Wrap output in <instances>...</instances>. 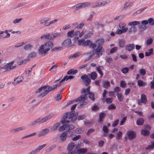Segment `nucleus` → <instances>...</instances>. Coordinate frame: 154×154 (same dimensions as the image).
I'll use <instances>...</instances> for the list:
<instances>
[{
    "mask_svg": "<svg viewBox=\"0 0 154 154\" xmlns=\"http://www.w3.org/2000/svg\"><path fill=\"white\" fill-rule=\"evenodd\" d=\"M74 112L71 111L70 113H66L63 116L61 120V122L64 125L60 127L58 129L59 131H63L64 130H66L67 124L70 122H74L77 118L74 116Z\"/></svg>",
    "mask_w": 154,
    "mask_h": 154,
    "instance_id": "f257e3e1",
    "label": "nucleus"
},
{
    "mask_svg": "<svg viewBox=\"0 0 154 154\" xmlns=\"http://www.w3.org/2000/svg\"><path fill=\"white\" fill-rule=\"evenodd\" d=\"M53 45L54 44L52 42H47L44 44L41 45L38 50V52L41 55H44L50 50Z\"/></svg>",
    "mask_w": 154,
    "mask_h": 154,
    "instance_id": "f03ea898",
    "label": "nucleus"
},
{
    "mask_svg": "<svg viewBox=\"0 0 154 154\" xmlns=\"http://www.w3.org/2000/svg\"><path fill=\"white\" fill-rule=\"evenodd\" d=\"M78 44L79 45L88 46L90 48L93 49H94L96 47V45L95 43H92V42L89 40H87L85 41L84 39H80L78 41Z\"/></svg>",
    "mask_w": 154,
    "mask_h": 154,
    "instance_id": "7ed1b4c3",
    "label": "nucleus"
},
{
    "mask_svg": "<svg viewBox=\"0 0 154 154\" xmlns=\"http://www.w3.org/2000/svg\"><path fill=\"white\" fill-rule=\"evenodd\" d=\"M80 101V106H83L85 105L87 103V99L86 98V97L83 95L80 96V97L78 98L75 100L70 101L69 103H68L67 105H69L71 104L72 103L75 102Z\"/></svg>",
    "mask_w": 154,
    "mask_h": 154,
    "instance_id": "20e7f679",
    "label": "nucleus"
},
{
    "mask_svg": "<svg viewBox=\"0 0 154 154\" xmlns=\"http://www.w3.org/2000/svg\"><path fill=\"white\" fill-rule=\"evenodd\" d=\"M14 62V61L7 63L5 65L2 67H1V70L2 69H5L6 71L14 69L16 67V66H13Z\"/></svg>",
    "mask_w": 154,
    "mask_h": 154,
    "instance_id": "39448f33",
    "label": "nucleus"
},
{
    "mask_svg": "<svg viewBox=\"0 0 154 154\" xmlns=\"http://www.w3.org/2000/svg\"><path fill=\"white\" fill-rule=\"evenodd\" d=\"M53 88L52 87L49 85H45L41 87L38 89L36 91V93H38L43 91H47L48 94L50 91L53 90Z\"/></svg>",
    "mask_w": 154,
    "mask_h": 154,
    "instance_id": "423d86ee",
    "label": "nucleus"
},
{
    "mask_svg": "<svg viewBox=\"0 0 154 154\" xmlns=\"http://www.w3.org/2000/svg\"><path fill=\"white\" fill-rule=\"evenodd\" d=\"M54 115V113H51L45 117L39 118L38 119L39 123H42L46 122L49 119H51Z\"/></svg>",
    "mask_w": 154,
    "mask_h": 154,
    "instance_id": "0eeeda50",
    "label": "nucleus"
},
{
    "mask_svg": "<svg viewBox=\"0 0 154 154\" xmlns=\"http://www.w3.org/2000/svg\"><path fill=\"white\" fill-rule=\"evenodd\" d=\"M151 129V127L150 126L148 125H145V128L144 129L141 130V134L143 135H147L149 134V131Z\"/></svg>",
    "mask_w": 154,
    "mask_h": 154,
    "instance_id": "6e6552de",
    "label": "nucleus"
},
{
    "mask_svg": "<svg viewBox=\"0 0 154 154\" xmlns=\"http://www.w3.org/2000/svg\"><path fill=\"white\" fill-rule=\"evenodd\" d=\"M79 33V31H77L75 32L74 30H72L68 32L67 33V35L68 37L72 38L74 36H78Z\"/></svg>",
    "mask_w": 154,
    "mask_h": 154,
    "instance_id": "1a4fd4ad",
    "label": "nucleus"
},
{
    "mask_svg": "<svg viewBox=\"0 0 154 154\" xmlns=\"http://www.w3.org/2000/svg\"><path fill=\"white\" fill-rule=\"evenodd\" d=\"M81 79L84 82L86 86H88L91 82V79L86 75H84L81 76Z\"/></svg>",
    "mask_w": 154,
    "mask_h": 154,
    "instance_id": "9d476101",
    "label": "nucleus"
},
{
    "mask_svg": "<svg viewBox=\"0 0 154 154\" xmlns=\"http://www.w3.org/2000/svg\"><path fill=\"white\" fill-rule=\"evenodd\" d=\"M75 127L73 125H66V131L68 133H69V136H71L73 134V129Z\"/></svg>",
    "mask_w": 154,
    "mask_h": 154,
    "instance_id": "9b49d317",
    "label": "nucleus"
},
{
    "mask_svg": "<svg viewBox=\"0 0 154 154\" xmlns=\"http://www.w3.org/2000/svg\"><path fill=\"white\" fill-rule=\"evenodd\" d=\"M94 51L96 54L98 56L102 55L104 51V49L102 47L98 46L97 47L94 49Z\"/></svg>",
    "mask_w": 154,
    "mask_h": 154,
    "instance_id": "f8f14e48",
    "label": "nucleus"
},
{
    "mask_svg": "<svg viewBox=\"0 0 154 154\" xmlns=\"http://www.w3.org/2000/svg\"><path fill=\"white\" fill-rule=\"evenodd\" d=\"M110 2L109 1H104L96 4L92 6L93 8L97 7H101L107 5Z\"/></svg>",
    "mask_w": 154,
    "mask_h": 154,
    "instance_id": "ddd939ff",
    "label": "nucleus"
},
{
    "mask_svg": "<svg viewBox=\"0 0 154 154\" xmlns=\"http://www.w3.org/2000/svg\"><path fill=\"white\" fill-rule=\"evenodd\" d=\"M71 39L69 38H67L62 42V45L63 46L69 47L71 46Z\"/></svg>",
    "mask_w": 154,
    "mask_h": 154,
    "instance_id": "4468645a",
    "label": "nucleus"
},
{
    "mask_svg": "<svg viewBox=\"0 0 154 154\" xmlns=\"http://www.w3.org/2000/svg\"><path fill=\"white\" fill-rule=\"evenodd\" d=\"M23 79V78L22 76H18L14 79V82L13 83V84L14 85H16L21 82Z\"/></svg>",
    "mask_w": 154,
    "mask_h": 154,
    "instance_id": "2eb2a0df",
    "label": "nucleus"
},
{
    "mask_svg": "<svg viewBox=\"0 0 154 154\" xmlns=\"http://www.w3.org/2000/svg\"><path fill=\"white\" fill-rule=\"evenodd\" d=\"M127 135L129 139H132L135 137L136 133L133 131H129L127 132Z\"/></svg>",
    "mask_w": 154,
    "mask_h": 154,
    "instance_id": "dca6fc26",
    "label": "nucleus"
},
{
    "mask_svg": "<svg viewBox=\"0 0 154 154\" xmlns=\"http://www.w3.org/2000/svg\"><path fill=\"white\" fill-rule=\"evenodd\" d=\"M49 132V130L47 128H46L42 130L39 133L38 136L41 137L45 135L48 133Z\"/></svg>",
    "mask_w": 154,
    "mask_h": 154,
    "instance_id": "f3484780",
    "label": "nucleus"
},
{
    "mask_svg": "<svg viewBox=\"0 0 154 154\" xmlns=\"http://www.w3.org/2000/svg\"><path fill=\"white\" fill-rule=\"evenodd\" d=\"M75 147V145L74 143L72 142H70L67 147V149L69 151H72Z\"/></svg>",
    "mask_w": 154,
    "mask_h": 154,
    "instance_id": "a211bd4d",
    "label": "nucleus"
},
{
    "mask_svg": "<svg viewBox=\"0 0 154 154\" xmlns=\"http://www.w3.org/2000/svg\"><path fill=\"white\" fill-rule=\"evenodd\" d=\"M149 23L148 20H144L141 21V23H140L138 26L141 29H144L146 25L148 24Z\"/></svg>",
    "mask_w": 154,
    "mask_h": 154,
    "instance_id": "6ab92c4d",
    "label": "nucleus"
},
{
    "mask_svg": "<svg viewBox=\"0 0 154 154\" xmlns=\"http://www.w3.org/2000/svg\"><path fill=\"white\" fill-rule=\"evenodd\" d=\"M104 39L103 38H100L97 39L95 41V44L96 45H97L98 46L102 47V45L104 44Z\"/></svg>",
    "mask_w": 154,
    "mask_h": 154,
    "instance_id": "aec40b11",
    "label": "nucleus"
},
{
    "mask_svg": "<svg viewBox=\"0 0 154 154\" xmlns=\"http://www.w3.org/2000/svg\"><path fill=\"white\" fill-rule=\"evenodd\" d=\"M26 129L25 126H22L18 128H14L11 130V132L13 133H14L17 132H18L24 130Z\"/></svg>",
    "mask_w": 154,
    "mask_h": 154,
    "instance_id": "412c9836",
    "label": "nucleus"
},
{
    "mask_svg": "<svg viewBox=\"0 0 154 154\" xmlns=\"http://www.w3.org/2000/svg\"><path fill=\"white\" fill-rule=\"evenodd\" d=\"M41 38L42 39H51V37L49 33H46L42 35L41 37Z\"/></svg>",
    "mask_w": 154,
    "mask_h": 154,
    "instance_id": "4be33fe9",
    "label": "nucleus"
},
{
    "mask_svg": "<svg viewBox=\"0 0 154 154\" xmlns=\"http://www.w3.org/2000/svg\"><path fill=\"white\" fill-rule=\"evenodd\" d=\"M126 50L130 52L132 51L134 48V45L133 44L126 45L125 47Z\"/></svg>",
    "mask_w": 154,
    "mask_h": 154,
    "instance_id": "5701e85b",
    "label": "nucleus"
},
{
    "mask_svg": "<svg viewBox=\"0 0 154 154\" xmlns=\"http://www.w3.org/2000/svg\"><path fill=\"white\" fill-rule=\"evenodd\" d=\"M128 30V28L126 27L124 29H118L117 30L116 32V33L119 35H120L123 33L126 32Z\"/></svg>",
    "mask_w": 154,
    "mask_h": 154,
    "instance_id": "b1692460",
    "label": "nucleus"
},
{
    "mask_svg": "<svg viewBox=\"0 0 154 154\" xmlns=\"http://www.w3.org/2000/svg\"><path fill=\"white\" fill-rule=\"evenodd\" d=\"M90 86H88L86 89L83 88L82 89V93H84V94L83 95H85V97L86 96L89 94V93H90Z\"/></svg>",
    "mask_w": 154,
    "mask_h": 154,
    "instance_id": "393cba45",
    "label": "nucleus"
},
{
    "mask_svg": "<svg viewBox=\"0 0 154 154\" xmlns=\"http://www.w3.org/2000/svg\"><path fill=\"white\" fill-rule=\"evenodd\" d=\"M103 69V67L102 66H99L97 67L96 68V69L100 75V77H102L103 75V74L101 71Z\"/></svg>",
    "mask_w": 154,
    "mask_h": 154,
    "instance_id": "a878e982",
    "label": "nucleus"
},
{
    "mask_svg": "<svg viewBox=\"0 0 154 154\" xmlns=\"http://www.w3.org/2000/svg\"><path fill=\"white\" fill-rule=\"evenodd\" d=\"M88 75L89 77H90L93 80H94L97 76V74L95 72H92L91 74H88Z\"/></svg>",
    "mask_w": 154,
    "mask_h": 154,
    "instance_id": "bb28decb",
    "label": "nucleus"
},
{
    "mask_svg": "<svg viewBox=\"0 0 154 154\" xmlns=\"http://www.w3.org/2000/svg\"><path fill=\"white\" fill-rule=\"evenodd\" d=\"M67 137V134L66 132H63L60 135V138L62 141L65 140Z\"/></svg>",
    "mask_w": 154,
    "mask_h": 154,
    "instance_id": "cd10ccee",
    "label": "nucleus"
},
{
    "mask_svg": "<svg viewBox=\"0 0 154 154\" xmlns=\"http://www.w3.org/2000/svg\"><path fill=\"white\" fill-rule=\"evenodd\" d=\"M140 23V22L139 21H135L131 22H129L128 25V26H135L137 25H139Z\"/></svg>",
    "mask_w": 154,
    "mask_h": 154,
    "instance_id": "c85d7f7f",
    "label": "nucleus"
},
{
    "mask_svg": "<svg viewBox=\"0 0 154 154\" xmlns=\"http://www.w3.org/2000/svg\"><path fill=\"white\" fill-rule=\"evenodd\" d=\"M32 45L30 44H26L24 47V49L25 51H29L33 48Z\"/></svg>",
    "mask_w": 154,
    "mask_h": 154,
    "instance_id": "c756f323",
    "label": "nucleus"
},
{
    "mask_svg": "<svg viewBox=\"0 0 154 154\" xmlns=\"http://www.w3.org/2000/svg\"><path fill=\"white\" fill-rule=\"evenodd\" d=\"M141 101L144 103H146L147 102V99L146 96L144 94H142L141 96Z\"/></svg>",
    "mask_w": 154,
    "mask_h": 154,
    "instance_id": "7c9ffc66",
    "label": "nucleus"
},
{
    "mask_svg": "<svg viewBox=\"0 0 154 154\" xmlns=\"http://www.w3.org/2000/svg\"><path fill=\"white\" fill-rule=\"evenodd\" d=\"M62 35L61 32H57L56 33H53L51 34V39H52L54 38L57 37L58 36H60Z\"/></svg>",
    "mask_w": 154,
    "mask_h": 154,
    "instance_id": "2f4dec72",
    "label": "nucleus"
},
{
    "mask_svg": "<svg viewBox=\"0 0 154 154\" xmlns=\"http://www.w3.org/2000/svg\"><path fill=\"white\" fill-rule=\"evenodd\" d=\"M74 77L73 76L70 75V76H68L66 75L64 77V78H63V79L61 80V82H64L65 80H68L69 79H72Z\"/></svg>",
    "mask_w": 154,
    "mask_h": 154,
    "instance_id": "473e14b6",
    "label": "nucleus"
},
{
    "mask_svg": "<svg viewBox=\"0 0 154 154\" xmlns=\"http://www.w3.org/2000/svg\"><path fill=\"white\" fill-rule=\"evenodd\" d=\"M119 45L120 47H123L125 45V40L124 39H121L119 40Z\"/></svg>",
    "mask_w": 154,
    "mask_h": 154,
    "instance_id": "72a5a7b5",
    "label": "nucleus"
},
{
    "mask_svg": "<svg viewBox=\"0 0 154 154\" xmlns=\"http://www.w3.org/2000/svg\"><path fill=\"white\" fill-rule=\"evenodd\" d=\"M81 54V53L77 52L69 56L70 58H76L79 57Z\"/></svg>",
    "mask_w": 154,
    "mask_h": 154,
    "instance_id": "f704fd0d",
    "label": "nucleus"
},
{
    "mask_svg": "<svg viewBox=\"0 0 154 154\" xmlns=\"http://www.w3.org/2000/svg\"><path fill=\"white\" fill-rule=\"evenodd\" d=\"M137 30V29L136 27L135 26H132L129 28L128 32L129 33H134L136 32Z\"/></svg>",
    "mask_w": 154,
    "mask_h": 154,
    "instance_id": "c9c22d12",
    "label": "nucleus"
},
{
    "mask_svg": "<svg viewBox=\"0 0 154 154\" xmlns=\"http://www.w3.org/2000/svg\"><path fill=\"white\" fill-rule=\"evenodd\" d=\"M110 85V82L108 81H105L103 82V87L104 88H107Z\"/></svg>",
    "mask_w": 154,
    "mask_h": 154,
    "instance_id": "e433bc0d",
    "label": "nucleus"
},
{
    "mask_svg": "<svg viewBox=\"0 0 154 154\" xmlns=\"http://www.w3.org/2000/svg\"><path fill=\"white\" fill-rule=\"evenodd\" d=\"M46 145V144H44L41 146H38L35 149V150L37 152H39L42 149L44 148Z\"/></svg>",
    "mask_w": 154,
    "mask_h": 154,
    "instance_id": "4c0bfd02",
    "label": "nucleus"
},
{
    "mask_svg": "<svg viewBox=\"0 0 154 154\" xmlns=\"http://www.w3.org/2000/svg\"><path fill=\"white\" fill-rule=\"evenodd\" d=\"M147 8V7L146 6L143 8H141L140 9L137 11L134 14H140L144 10Z\"/></svg>",
    "mask_w": 154,
    "mask_h": 154,
    "instance_id": "58836bf2",
    "label": "nucleus"
},
{
    "mask_svg": "<svg viewBox=\"0 0 154 154\" xmlns=\"http://www.w3.org/2000/svg\"><path fill=\"white\" fill-rule=\"evenodd\" d=\"M144 122V120L142 118H140L137 119V123L138 125H143Z\"/></svg>",
    "mask_w": 154,
    "mask_h": 154,
    "instance_id": "ea45409f",
    "label": "nucleus"
},
{
    "mask_svg": "<svg viewBox=\"0 0 154 154\" xmlns=\"http://www.w3.org/2000/svg\"><path fill=\"white\" fill-rule=\"evenodd\" d=\"M117 96L118 100L119 101H123L124 97L122 94L121 93H118L117 94Z\"/></svg>",
    "mask_w": 154,
    "mask_h": 154,
    "instance_id": "a19ab883",
    "label": "nucleus"
},
{
    "mask_svg": "<svg viewBox=\"0 0 154 154\" xmlns=\"http://www.w3.org/2000/svg\"><path fill=\"white\" fill-rule=\"evenodd\" d=\"M39 121L38 118L35 120L34 121L31 122L29 125V126L32 127L38 123H39Z\"/></svg>",
    "mask_w": 154,
    "mask_h": 154,
    "instance_id": "79ce46f5",
    "label": "nucleus"
},
{
    "mask_svg": "<svg viewBox=\"0 0 154 154\" xmlns=\"http://www.w3.org/2000/svg\"><path fill=\"white\" fill-rule=\"evenodd\" d=\"M49 20V19L47 17H44V18H43L40 20V23L41 24H45L46 22Z\"/></svg>",
    "mask_w": 154,
    "mask_h": 154,
    "instance_id": "37998d69",
    "label": "nucleus"
},
{
    "mask_svg": "<svg viewBox=\"0 0 154 154\" xmlns=\"http://www.w3.org/2000/svg\"><path fill=\"white\" fill-rule=\"evenodd\" d=\"M82 8V3L77 4L72 7L73 9H80Z\"/></svg>",
    "mask_w": 154,
    "mask_h": 154,
    "instance_id": "c03bdc74",
    "label": "nucleus"
},
{
    "mask_svg": "<svg viewBox=\"0 0 154 154\" xmlns=\"http://www.w3.org/2000/svg\"><path fill=\"white\" fill-rule=\"evenodd\" d=\"M153 53V50L152 48H151L149 50V51L145 52V56H150Z\"/></svg>",
    "mask_w": 154,
    "mask_h": 154,
    "instance_id": "a18cd8bd",
    "label": "nucleus"
},
{
    "mask_svg": "<svg viewBox=\"0 0 154 154\" xmlns=\"http://www.w3.org/2000/svg\"><path fill=\"white\" fill-rule=\"evenodd\" d=\"M36 53L35 52H32L30 53L28 55L29 58H32L35 57L36 55Z\"/></svg>",
    "mask_w": 154,
    "mask_h": 154,
    "instance_id": "49530a36",
    "label": "nucleus"
},
{
    "mask_svg": "<svg viewBox=\"0 0 154 154\" xmlns=\"http://www.w3.org/2000/svg\"><path fill=\"white\" fill-rule=\"evenodd\" d=\"M126 26V24L124 22H121L119 24V27L122 29H123L125 28Z\"/></svg>",
    "mask_w": 154,
    "mask_h": 154,
    "instance_id": "de8ad7c7",
    "label": "nucleus"
},
{
    "mask_svg": "<svg viewBox=\"0 0 154 154\" xmlns=\"http://www.w3.org/2000/svg\"><path fill=\"white\" fill-rule=\"evenodd\" d=\"M89 97L90 99L93 101H94L95 100L94 97V93L92 92H91L89 93Z\"/></svg>",
    "mask_w": 154,
    "mask_h": 154,
    "instance_id": "09e8293b",
    "label": "nucleus"
},
{
    "mask_svg": "<svg viewBox=\"0 0 154 154\" xmlns=\"http://www.w3.org/2000/svg\"><path fill=\"white\" fill-rule=\"evenodd\" d=\"M60 125L59 123H57L54 124L51 129L52 131H54L56 130L58 127Z\"/></svg>",
    "mask_w": 154,
    "mask_h": 154,
    "instance_id": "8fccbe9b",
    "label": "nucleus"
},
{
    "mask_svg": "<svg viewBox=\"0 0 154 154\" xmlns=\"http://www.w3.org/2000/svg\"><path fill=\"white\" fill-rule=\"evenodd\" d=\"M36 134V133H33L32 134H29V135H26V136H23V137H22L21 138V139H25V138H28V137H32V136H34Z\"/></svg>",
    "mask_w": 154,
    "mask_h": 154,
    "instance_id": "3c124183",
    "label": "nucleus"
},
{
    "mask_svg": "<svg viewBox=\"0 0 154 154\" xmlns=\"http://www.w3.org/2000/svg\"><path fill=\"white\" fill-rule=\"evenodd\" d=\"M129 70V68L128 67H124L121 69L122 72L125 74L127 73Z\"/></svg>",
    "mask_w": 154,
    "mask_h": 154,
    "instance_id": "603ef678",
    "label": "nucleus"
},
{
    "mask_svg": "<svg viewBox=\"0 0 154 154\" xmlns=\"http://www.w3.org/2000/svg\"><path fill=\"white\" fill-rule=\"evenodd\" d=\"M83 131V129L82 128H78L75 130V132L77 134L82 133Z\"/></svg>",
    "mask_w": 154,
    "mask_h": 154,
    "instance_id": "864d4df0",
    "label": "nucleus"
},
{
    "mask_svg": "<svg viewBox=\"0 0 154 154\" xmlns=\"http://www.w3.org/2000/svg\"><path fill=\"white\" fill-rule=\"evenodd\" d=\"M81 137V136L80 135H78L77 136L75 135L74 137H72V139L73 141H75L78 140L80 139Z\"/></svg>",
    "mask_w": 154,
    "mask_h": 154,
    "instance_id": "5fc2aeb1",
    "label": "nucleus"
},
{
    "mask_svg": "<svg viewBox=\"0 0 154 154\" xmlns=\"http://www.w3.org/2000/svg\"><path fill=\"white\" fill-rule=\"evenodd\" d=\"M105 114L104 113H101L99 115V121L101 122L105 116Z\"/></svg>",
    "mask_w": 154,
    "mask_h": 154,
    "instance_id": "6e6d98bb",
    "label": "nucleus"
},
{
    "mask_svg": "<svg viewBox=\"0 0 154 154\" xmlns=\"http://www.w3.org/2000/svg\"><path fill=\"white\" fill-rule=\"evenodd\" d=\"M132 4V2H126L124 5L123 8H127L128 7H129Z\"/></svg>",
    "mask_w": 154,
    "mask_h": 154,
    "instance_id": "4d7b16f0",
    "label": "nucleus"
},
{
    "mask_svg": "<svg viewBox=\"0 0 154 154\" xmlns=\"http://www.w3.org/2000/svg\"><path fill=\"white\" fill-rule=\"evenodd\" d=\"M138 85L139 86H142L146 84L145 82L141 80H138L137 82Z\"/></svg>",
    "mask_w": 154,
    "mask_h": 154,
    "instance_id": "13d9d810",
    "label": "nucleus"
},
{
    "mask_svg": "<svg viewBox=\"0 0 154 154\" xmlns=\"http://www.w3.org/2000/svg\"><path fill=\"white\" fill-rule=\"evenodd\" d=\"M153 148H154V142L152 143L151 145H149L146 149L147 150H149Z\"/></svg>",
    "mask_w": 154,
    "mask_h": 154,
    "instance_id": "bf43d9fd",
    "label": "nucleus"
},
{
    "mask_svg": "<svg viewBox=\"0 0 154 154\" xmlns=\"http://www.w3.org/2000/svg\"><path fill=\"white\" fill-rule=\"evenodd\" d=\"M44 91L38 97H43L46 96L48 94V92L47 91Z\"/></svg>",
    "mask_w": 154,
    "mask_h": 154,
    "instance_id": "052dcab7",
    "label": "nucleus"
},
{
    "mask_svg": "<svg viewBox=\"0 0 154 154\" xmlns=\"http://www.w3.org/2000/svg\"><path fill=\"white\" fill-rule=\"evenodd\" d=\"M83 8H85L91 5L90 3L86 2L82 3Z\"/></svg>",
    "mask_w": 154,
    "mask_h": 154,
    "instance_id": "680f3d73",
    "label": "nucleus"
},
{
    "mask_svg": "<svg viewBox=\"0 0 154 154\" xmlns=\"http://www.w3.org/2000/svg\"><path fill=\"white\" fill-rule=\"evenodd\" d=\"M84 26V23H80L79 24L77 25L75 28L74 29H81Z\"/></svg>",
    "mask_w": 154,
    "mask_h": 154,
    "instance_id": "e2e57ef3",
    "label": "nucleus"
},
{
    "mask_svg": "<svg viewBox=\"0 0 154 154\" xmlns=\"http://www.w3.org/2000/svg\"><path fill=\"white\" fill-rule=\"evenodd\" d=\"M153 42V39L151 38L147 39L146 41V44L147 45L151 44Z\"/></svg>",
    "mask_w": 154,
    "mask_h": 154,
    "instance_id": "0e129e2a",
    "label": "nucleus"
},
{
    "mask_svg": "<svg viewBox=\"0 0 154 154\" xmlns=\"http://www.w3.org/2000/svg\"><path fill=\"white\" fill-rule=\"evenodd\" d=\"M108 109L109 110L114 109L116 108L115 105L113 104H110L108 107Z\"/></svg>",
    "mask_w": 154,
    "mask_h": 154,
    "instance_id": "69168bd1",
    "label": "nucleus"
},
{
    "mask_svg": "<svg viewBox=\"0 0 154 154\" xmlns=\"http://www.w3.org/2000/svg\"><path fill=\"white\" fill-rule=\"evenodd\" d=\"M139 72L142 75H145L146 73V71L144 69H140L139 70Z\"/></svg>",
    "mask_w": 154,
    "mask_h": 154,
    "instance_id": "338daca9",
    "label": "nucleus"
},
{
    "mask_svg": "<svg viewBox=\"0 0 154 154\" xmlns=\"http://www.w3.org/2000/svg\"><path fill=\"white\" fill-rule=\"evenodd\" d=\"M149 23L151 25H154V20L152 18H150L148 19Z\"/></svg>",
    "mask_w": 154,
    "mask_h": 154,
    "instance_id": "774afa93",
    "label": "nucleus"
}]
</instances>
